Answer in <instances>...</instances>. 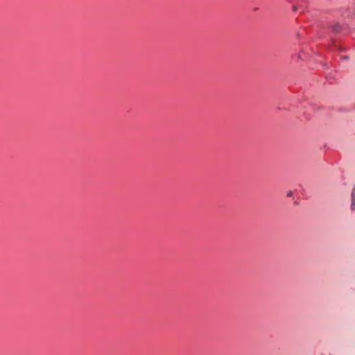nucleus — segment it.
Instances as JSON below:
<instances>
[{
  "label": "nucleus",
  "instance_id": "f257e3e1",
  "mask_svg": "<svg viewBox=\"0 0 355 355\" xmlns=\"http://www.w3.org/2000/svg\"><path fill=\"white\" fill-rule=\"evenodd\" d=\"M351 207L352 209H355V187L354 188L352 193V205Z\"/></svg>",
  "mask_w": 355,
  "mask_h": 355
},
{
  "label": "nucleus",
  "instance_id": "f03ea898",
  "mask_svg": "<svg viewBox=\"0 0 355 355\" xmlns=\"http://www.w3.org/2000/svg\"><path fill=\"white\" fill-rule=\"evenodd\" d=\"M340 29V26L338 24H336L332 26V30L334 32H338Z\"/></svg>",
  "mask_w": 355,
  "mask_h": 355
},
{
  "label": "nucleus",
  "instance_id": "7ed1b4c3",
  "mask_svg": "<svg viewBox=\"0 0 355 355\" xmlns=\"http://www.w3.org/2000/svg\"><path fill=\"white\" fill-rule=\"evenodd\" d=\"M293 195V192L292 191H289L287 194L288 196H292Z\"/></svg>",
  "mask_w": 355,
  "mask_h": 355
}]
</instances>
